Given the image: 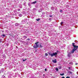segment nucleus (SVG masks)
<instances>
[{
    "instance_id": "a18cd8bd",
    "label": "nucleus",
    "mask_w": 78,
    "mask_h": 78,
    "mask_svg": "<svg viewBox=\"0 0 78 78\" xmlns=\"http://www.w3.org/2000/svg\"><path fill=\"white\" fill-rule=\"evenodd\" d=\"M1 73V71H0V74Z\"/></svg>"
},
{
    "instance_id": "2eb2a0df",
    "label": "nucleus",
    "mask_w": 78,
    "mask_h": 78,
    "mask_svg": "<svg viewBox=\"0 0 78 78\" xmlns=\"http://www.w3.org/2000/svg\"><path fill=\"white\" fill-rule=\"evenodd\" d=\"M36 11V9L35 8H34L33 9V11Z\"/></svg>"
},
{
    "instance_id": "e433bc0d",
    "label": "nucleus",
    "mask_w": 78,
    "mask_h": 78,
    "mask_svg": "<svg viewBox=\"0 0 78 78\" xmlns=\"http://www.w3.org/2000/svg\"><path fill=\"white\" fill-rule=\"evenodd\" d=\"M18 11H20V9H18Z\"/></svg>"
},
{
    "instance_id": "6e6552de",
    "label": "nucleus",
    "mask_w": 78,
    "mask_h": 78,
    "mask_svg": "<svg viewBox=\"0 0 78 78\" xmlns=\"http://www.w3.org/2000/svg\"><path fill=\"white\" fill-rule=\"evenodd\" d=\"M75 51V49H73V50L72 51H71L70 52L71 53H74V51Z\"/></svg>"
},
{
    "instance_id": "72a5a7b5",
    "label": "nucleus",
    "mask_w": 78,
    "mask_h": 78,
    "mask_svg": "<svg viewBox=\"0 0 78 78\" xmlns=\"http://www.w3.org/2000/svg\"><path fill=\"white\" fill-rule=\"evenodd\" d=\"M0 42H2V39H0Z\"/></svg>"
},
{
    "instance_id": "20e7f679",
    "label": "nucleus",
    "mask_w": 78,
    "mask_h": 78,
    "mask_svg": "<svg viewBox=\"0 0 78 78\" xmlns=\"http://www.w3.org/2000/svg\"><path fill=\"white\" fill-rule=\"evenodd\" d=\"M68 55H67V56L68 57H69V58H70L71 56H72V54H71V52H69V53H68V51H67Z\"/></svg>"
},
{
    "instance_id": "37998d69",
    "label": "nucleus",
    "mask_w": 78,
    "mask_h": 78,
    "mask_svg": "<svg viewBox=\"0 0 78 78\" xmlns=\"http://www.w3.org/2000/svg\"><path fill=\"white\" fill-rule=\"evenodd\" d=\"M77 74L78 75V72H77Z\"/></svg>"
},
{
    "instance_id": "ea45409f",
    "label": "nucleus",
    "mask_w": 78,
    "mask_h": 78,
    "mask_svg": "<svg viewBox=\"0 0 78 78\" xmlns=\"http://www.w3.org/2000/svg\"><path fill=\"white\" fill-rule=\"evenodd\" d=\"M49 17H52V16L50 15Z\"/></svg>"
},
{
    "instance_id": "5701e85b",
    "label": "nucleus",
    "mask_w": 78,
    "mask_h": 78,
    "mask_svg": "<svg viewBox=\"0 0 78 78\" xmlns=\"http://www.w3.org/2000/svg\"><path fill=\"white\" fill-rule=\"evenodd\" d=\"M19 7H20V8H22V6H21V5H20Z\"/></svg>"
},
{
    "instance_id": "7c9ffc66",
    "label": "nucleus",
    "mask_w": 78,
    "mask_h": 78,
    "mask_svg": "<svg viewBox=\"0 0 78 78\" xmlns=\"http://www.w3.org/2000/svg\"><path fill=\"white\" fill-rule=\"evenodd\" d=\"M68 68L69 70H71V68L70 67H69Z\"/></svg>"
},
{
    "instance_id": "cd10ccee",
    "label": "nucleus",
    "mask_w": 78,
    "mask_h": 78,
    "mask_svg": "<svg viewBox=\"0 0 78 78\" xmlns=\"http://www.w3.org/2000/svg\"><path fill=\"white\" fill-rule=\"evenodd\" d=\"M23 5L24 6H26V3L25 2L23 4Z\"/></svg>"
},
{
    "instance_id": "49530a36",
    "label": "nucleus",
    "mask_w": 78,
    "mask_h": 78,
    "mask_svg": "<svg viewBox=\"0 0 78 78\" xmlns=\"http://www.w3.org/2000/svg\"><path fill=\"white\" fill-rule=\"evenodd\" d=\"M7 45H9V44H7Z\"/></svg>"
},
{
    "instance_id": "aec40b11",
    "label": "nucleus",
    "mask_w": 78,
    "mask_h": 78,
    "mask_svg": "<svg viewBox=\"0 0 78 78\" xmlns=\"http://www.w3.org/2000/svg\"><path fill=\"white\" fill-rule=\"evenodd\" d=\"M51 9L52 10H54V7H51Z\"/></svg>"
},
{
    "instance_id": "39448f33",
    "label": "nucleus",
    "mask_w": 78,
    "mask_h": 78,
    "mask_svg": "<svg viewBox=\"0 0 78 78\" xmlns=\"http://www.w3.org/2000/svg\"><path fill=\"white\" fill-rule=\"evenodd\" d=\"M21 22V23H23V24H24V23H25L27 22V21L26 19H24V20H23Z\"/></svg>"
},
{
    "instance_id": "c85d7f7f",
    "label": "nucleus",
    "mask_w": 78,
    "mask_h": 78,
    "mask_svg": "<svg viewBox=\"0 0 78 78\" xmlns=\"http://www.w3.org/2000/svg\"><path fill=\"white\" fill-rule=\"evenodd\" d=\"M49 20H50V21H51V18H49Z\"/></svg>"
},
{
    "instance_id": "9d476101",
    "label": "nucleus",
    "mask_w": 78,
    "mask_h": 78,
    "mask_svg": "<svg viewBox=\"0 0 78 78\" xmlns=\"http://www.w3.org/2000/svg\"><path fill=\"white\" fill-rule=\"evenodd\" d=\"M20 24L19 23H17L15 24V26L17 27Z\"/></svg>"
},
{
    "instance_id": "3c124183",
    "label": "nucleus",
    "mask_w": 78,
    "mask_h": 78,
    "mask_svg": "<svg viewBox=\"0 0 78 78\" xmlns=\"http://www.w3.org/2000/svg\"><path fill=\"white\" fill-rule=\"evenodd\" d=\"M27 7V6H26V7Z\"/></svg>"
},
{
    "instance_id": "423d86ee",
    "label": "nucleus",
    "mask_w": 78,
    "mask_h": 78,
    "mask_svg": "<svg viewBox=\"0 0 78 78\" xmlns=\"http://www.w3.org/2000/svg\"><path fill=\"white\" fill-rule=\"evenodd\" d=\"M78 46H74V49L75 50H77V49H78Z\"/></svg>"
},
{
    "instance_id": "9b49d317",
    "label": "nucleus",
    "mask_w": 78,
    "mask_h": 78,
    "mask_svg": "<svg viewBox=\"0 0 78 78\" xmlns=\"http://www.w3.org/2000/svg\"><path fill=\"white\" fill-rule=\"evenodd\" d=\"M68 73L69 74H72V71H69L68 72Z\"/></svg>"
},
{
    "instance_id": "f03ea898",
    "label": "nucleus",
    "mask_w": 78,
    "mask_h": 78,
    "mask_svg": "<svg viewBox=\"0 0 78 78\" xmlns=\"http://www.w3.org/2000/svg\"><path fill=\"white\" fill-rule=\"evenodd\" d=\"M39 42H37L35 43V44L33 46V47L34 48H37L39 47Z\"/></svg>"
},
{
    "instance_id": "7ed1b4c3",
    "label": "nucleus",
    "mask_w": 78,
    "mask_h": 78,
    "mask_svg": "<svg viewBox=\"0 0 78 78\" xmlns=\"http://www.w3.org/2000/svg\"><path fill=\"white\" fill-rule=\"evenodd\" d=\"M38 45H39V47L40 48H42V47H44V46H43V44L42 43H39V42Z\"/></svg>"
},
{
    "instance_id": "f257e3e1",
    "label": "nucleus",
    "mask_w": 78,
    "mask_h": 78,
    "mask_svg": "<svg viewBox=\"0 0 78 78\" xmlns=\"http://www.w3.org/2000/svg\"><path fill=\"white\" fill-rule=\"evenodd\" d=\"M57 52H54L52 54L50 53H48L49 55L51 56V57H53V56H55V57H56V55H58V53L59 52V51H57Z\"/></svg>"
},
{
    "instance_id": "c03bdc74",
    "label": "nucleus",
    "mask_w": 78,
    "mask_h": 78,
    "mask_svg": "<svg viewBox=\"0 0 78 78\" xmlns=\"http://www.w3.org/2000/svg\"><path fill=\"white\" fill-rule=\"evenodd\" d=\"M43 76H45V74H43Z\"/></svg>"
},
{
    "instance_id": "393cba45",
    "label": "nucleus",
    "mask_w": 78,
    "mask_h": 78,
    "mask_svg": "<svg viewBox=\"0 0 78 78\" xmlns=\"http://www.w3.org/2000/svg\"><path fill=\"white\" fill-rule=\"evenodd\" d=\"M55 70L56 71H58V68H56Z\"/></svg>"
},
{
    "instance_id": "c9c22d12",
    "label": "nucleus",
    "mask_w": 78,
    "mask_h": 78,
    "mask_svg": "<svg viewBox=\"0 0 78 78\" xmlns=\"http://www.w3.org/2000/svg\"><path fill=\"white\" fill-rule=\"evenodd\" d=\"M70 64H72V62H70L69 63Z\"/></svg>"
},
{
    "instance_id": "f3484780",
    "label": "nucleus",
    "mask_w": 78,
    "mask_h": 78,
    "mask_svg": "<svg viewBox=\"0 0 78 78\" xmlns=\"http://www.w3.org/2000/svg\"><path fill=\"white\" fill-rule=\"evenodd\" d=\"M64 23L63 22H62L61 23H60V25H62V24H63Z\"/></svg>"
},
{
    "instance_id": "473e14b6",
    "label": "nucleus",
    "mask_w": 78,
    "mask_h": 78,
    "mask_svg": "<svg viewBox=\"0 0 78 78\" xmlns=\"http://www.w3.org/2000/svg\"><path fill=\"white\" fill-rule=\"evenodd\" d=\"M2 36H4V37H5V35L3 34L2 35Z\"/></svg>"
},
{
    "instance_id": "b1692460",
    "label": "nucleus",
    "mask_w": 78,
    "mask_h": 78,
    "mask_svg": "<svg viewBox=\"0 0 78 78\" xmlns=\"http://www.w3.org/2000/svg\"><path fill=\"white\" fill-rule=\"evenodd\" d=\"M25 44H24L25 45H28V43H27V42H25Z\"/></svg>"
},
{
    "instance_id": "bb28decb",
    "label": "nucleus",
    "mask_w": 78,
    "mask_h": 78,
    "mask_svg": "<svg viewBox=\"0 0 78 78\" xmlns=\"http://www.w3.org/2000/svg\"><path fill=\"white\" fill-rule=\"evenodd\" d=\"M64 75V73H63L62 74H60V75H61L62 76H63V75Z\"/></svg>"
},
{
    "instance_id": "4c0bfd02",
    "label": "nucleus",
    "mask_w": 78,
    "mask_h": 78,
    "mask_svg": "<svg viewBox=\"0 0 78 78\" xmlns=\"http://www.w3.org/2000/svg\"><path fill=\"white\" fill-rule=\"evenodd\" d=\"M44 70L45 71H47V69L46 68Z\"/></svg>"
},
{
    "instance_id": "dca6fc26",
    "label": "nucleus",
    "mask_w": 78,
    "mask_h": 78,
    "mask_svg": "<svg viewBox=\"0 0 78 78\" xmlns=\"http://www.w3.org/2000/svg\"><path fill=\"white\" fill-rule=\"evenodd\" d=\"M19 17H22V14H20L19 15Z\"/></svg>"
},
{
    "instance_id": "f8f14e48",
    "label": "nucleus",
    "mask_w": 78,
    "mask_h": 78,
    "mask_svg": "<svg viewBox=\"0 0 78 78\" xmlns=\"http://www.w3.org/2000/svg\"><path fill=\"white\" fill-rule=\"evenodd\" d=\"M41 20V19H40V18H38V19H36V20H37V21L38 22V21H39V20Z\"/></svg>"
},
{
    "instance_id": "c756f323",
    "label": "nucleus",
    "mask_w": 78,
    "mask_h": 78,
    "mask_svg": "<svg viewBox=\"0 0 78 78\" xmlns=\"http://www.w3.org/2000/svg\"><path fill=\"white\" fill-rule=\"evenodd\" d=\"M26 60H27V58H26L25 59H23V61L25 62V61H26Z\"/></svg>"
},
{
    "instance_id": "a19ab883",
    "label": "nucleus",
    "mask_w": 78,
    "mask_h": 78,
    "mask_svg": "<svg viewBox=\"0 0 78 78\" xmlns=\"http://www.w3.org/2000/svg\"><path fill=\"white\" fill-rule=\"evenodd\" d=\"M62 78H65V77H64V76H63V77H62Z\"/></svg>"
},
{
    "instance_id": "a878e982",
    "label": "nucleus",
    "mask_w": 78,
    "mask_h": 78,
    "mask_svg": "<svg viewBox=\"0 0 78 78\" xmlns=\"http://www.w3.org/2000/svg\"><path fill=\"white\" fill-rule=\"evenodd\" d=\"M58 69H61V66H60V67H58Z\"/></svg>"
},
{
    "instance_id": "2f4dec72",
    "label": "nucleus",
    "mask_w": 78,
    "mask_h": 78,
    "mask_svg": "<svg viewBox=\"0 0 78 78\" xmlns=\"http://www.w3.org/2000/svg\"><path fill=\"white\" fill-rule=\"evenodd\" d=\"M66 78H70V77L69 76H67L66 77Z\"/></svg>"
},
{
    "instance_id": "0eeeda50",
    "label": "nucleus",
    "mask_w": 78,
    "mask_h": 78,
    "mask_svg": "<svg viewBox=\"0 0 78 78\" xmlns=\"http://www.w3.org/2000/svg\"><path fill=\"white\" fill-rule=\"evenodd\" d=\"M53 63H56L57 62V61H56V59H55V60H53L52 61Z\"/></svg>"
},
{
    "instance_id": "412c9836",
    "label": "nucleus",
    "mask_w": 78,
    "mask_h": 78,
    "mask_svg": "<svg viewBox=\"0 0 78 78\" xmlns=\"http://www.w3.org/2000/svg\"><path fill=\"white\" fill-rule=\"evenodd\" d=\"M36 3V2L35 1L34 2H33L32 3V4H34Z\"/></svg>"
},
{
    "instance_id": "de8ad7c7",
    "label": "nucleus",
    "mask_w": 78,
    "mask_h": 78,
    "mask_svg": "<svg viewBox=\"0 0 78 78\" xmlns=\"http://www.w3.org/2000/svg\"><path fill=\"white\" fill-rule=\"evenodd\" d=\"M28 33H29V32L28 31Z\"/></svg>"
},
{
    "instance_id": "8fccbe9b",
    "label": "nucleus",
    "mask_w": 78,
    "mask_h": 78,
    "mask_svg": "<svg viewBox=\"0 0 78 78\" xmlns=\"http://www.w3.org/2000/svg\"><path fill=\"white\" fill-rule=\"evenodd\" d=\"M4 77H5V76H4Z\"/></svg>"
},
{
    "instance_id": "1a4fd4ad",
    "label": "nucleus",
    "mask_w": 78,
    "mask_h": 78,
    "mask_svg": "<svg viewBox=\"0 0 78 78\" xmlns=\"http://www.w3.org/2000/svg\"><path fill=\"white\" fill-rule=\"evenodd\" d=\"M22 13L23 14H24L25 15L27 14V13H26V12H23Z\"/></svg>"
},
{
    "instance_id": "4be33fe9",
    "label": "nucleus",
    "mask_w": 78,
    "mask_h": 78,
    "mask_svg": "<svg viewBox=\"0 0 78 78\" xmlns=\"http://www.w3.org/2000/svg\"><path fill=\"white\" fill-rule=\"evenodd\" d=\"M75 43H73V46L74 47V46H75Z\"/></svg>"
},
{
    "instance_id": "79ce46f5",
    "label": "nucleus",
    "mask_w": 78,
    "mask_h": 78,
    "mask_svg": "<svg viewBox=\"0 0 78 78\" xmlns=\"http://www.w3.org/2000/svg\"><path fill=\"white\" fill-rule=\"evenodd\" d=\"M24 37H26V38L27 37H26V36H24Z\"/></svg>"
},
{
    "instance_id": "6ab92c4d",
    "label": "nucleus",
    "mask_w": 78,
    "mask_h": 78,
    "mask_svg": "<svg viewBox=\"0 0 78 78\" xmlns=\"http://www.w3.org/2000/svg\"><path fill=\"white\" fill-rule=\"evenodd\" d=\"M60 12L61 13H62V9H60Z\"/></svg>"
},
{
    "instance_id": "ddd939ff",
    "label": "nucleus",
    "mask_w": 78,
    "mask_h": 78,
    "mask_svg": "<svg viewBox=\"0 0 78 78\" xmlns=\"http://www.w3.org/2000/svg\"><path fill=\"white\" fill-rule=\"evenodd\" d=\"M28 5H29L30 8H31V5L30 4V3H29Z\"/></svg>"
},
{
    "instance_id": "09e8293b",
    "label": "nucleus",
    "mask_w": 78,
    "mask_h": 78,
    "mask_svg": "<svg viewBox=\"0 0 78 78\" xmlns=\"http://www.w3.org/2000/svg\"><path fill=\"white\" fill-rule=\"evenodd\" d=\"M39 12V10L38 11Z\"/></svg>"
},
{
    "instance_id": "a211bd4d",
    "label": "nucleus",
    "mask_w": 78,
    "mask_h": 78,
    "mask_svg": "<svg viewBox=\"0 0 78 78\" xmlns=\"http://www.w3.org/2000/svg\"><path fill=\"white\" fill-rule=\"evenodd\" d=\"M48 54H47V53H45V56H48Z\"/></svg>"
},
{
    "instance_id": "58836bf2",
    "label": "nucleus",
    "mask_w": 78,
    "mask_h": 78,
    "mask_svg": "<svg viewBox=\"0 0 78 78\" xmlns=\"http://www.w3.org/2000/svg\"><path fill=\"white\" fill-rule=\"evenodd\" d=\"M75 65H78V63H76V64H75Z\"/></svg>"
},
{
    "instance_id": "4468645a",
    "label": "nucleus",
    "mask_w": 78,
    "mask_h": 78,
    "mask_svg": "<svg viewBox=\"0 0 78 78\" xmlns=\"http://www.w3.org/2000/svg\"><path fill=\"white\" fill-rule=\"evenodd\" d=\"M5 70H4V69H2L1 70V72H3Z\"/></svg>"
},
{
    "instance_id": "f704fd0d",
    "label": "nucleus",
    "mask_w": 78,
    "mask_h": 78,
    "mask_svg": "<svg viewBox=\"0 0 78 78\" xmlns=\"http://www.w3.org/2000/svg\"><path fill=\"white\" fill-rule=\"evenodd\" d=\"M3 59H5V58H6V57H3Z\"/></svg>"
}]
</instances>
